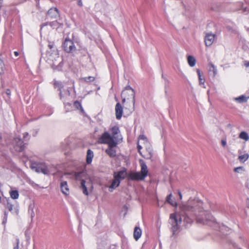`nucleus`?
<instances>
[{"instance_id": "obj_54", "label": "nucleus", "mask_w": 249, "mask_h": 249, "mask_svg": "<svg viewBox=\"0 0 249 249\" xmlns=\"http://www.w3.org/2000/svg\"><path fill=\"white\" fill-rule=\"evenodd\" d=\"M127 96L129 97V99L132 98V96L130 95V92L129 91L127 92Z\"/></svg>"}, {"instance_id": "obj_16", "label": "nucleus", "mask_w": 249, "mask_h": 249, "mask_svg": "<svg viewBox=\"0 0 249 249\" xmlns=\"http://www.w3.org/2000/svg\"><path fill=\"white\" fill-rule=\"evenodd\" d=\"M60 188L62 193L65 195H68L69 194V189L67 183V181H64L61 183Z\"/></svg>"}, {"instance_id": "obj_41", "label": "nucleus", "mask_w": 249, "mask_h": 249, "mask_svg": "<svg viewBox=\"0 0 249 249\" xmlns=\"http://www.w3.org/2000/svg\"><path fill=\"white\" fill-rule=\"evenodd\" d=\"M93 157H87V162L89 164L91 162Z\"/></svg>"}, {"instance_id": "obj_6", "label": "nucleus", "mask_w": 249, "mask_h": 249, "mask_svg": "<svg viewBox=\"0 0 249 249\" xmlns=\"http://www.w3.org/2000/svg\"><path fill=\"white\" fill-rule=\"evenodd\" d=\"M74 36L72 35V39H70L68 37L65 39L62 44V47L64 51L67 53H72L76 51V48L74 45L73 38Z\"/></svg>"}, {"instance_id": "obj_26", "label": "nucleus", "mask_w": 249, "mask_h": 249, "mask_svg": "<svg viewBox=\"0 0 249 249\" xmlns=\"http://www.w3.org/2000/svg\"><path fill=\"white\" fill-rule=\"evenodd\" d=\"M239 137L246 141H247L249 140V136L248 133L245 131L241 132L239 134Z\"/></svg>"}, {"instance_id": "obj_24", "label": "nucleus", "mask_w": 249, "mask_h": 249, "mask_svg": "<svg viewBox=\"0 0 249 249\" xmlns=\"http://www.w3.org/2000/svg\"><path fill=\"white\" fill-rule=\"evenodd\" d=\"M187 61L188 64L190 67H193L195 66L196 63V60L194 56L192 55H189L187 57Z\"/></svg>"}, {"instance_id": "obj_1", "label": "nucleus", "mask_w": 249, "mask_h": 249, "mask_svg": "<svg viewBox=\"0 0 249 249\" xmlns=\"http://www.w3.org/2000/svg\"><path fill=\"white\" fill-rule=\"evenodd\" d=\"M180 208L186 214L195 217L198 223L211 225L215 223V219L210 212L204 210L203 202L198 198H190L181 204Z\"/></svg>"}, {"instance_id": "obj_2", "label": "nucleus", "mask_w": 249, "mask_h": 249, "mask_svg": "<svg viewBox=\"0 0 249 249\" xmlns=\"http://www.w3.org/2000/svg\"><path fill=\"white\" fill-rule=\"evenodd\" d=\"M139 162L141 167L140 172L130 171L127 173L125 168L118 172H114L113 173L114 179L109 187V191L112 192L113 189L118 187L121 180L125 179L126 177L128 180L139 181L144 180L148 176V169L143 160H140Z\"/></svg>"}, {"instance_id": "obj_53", "label": "nucleus", "mask_w": 249, "mask_h": 249, "mask_svg": "<svg viewBox=\"0 0 249 249\" xmlns=\"http://www.w3.org/2000/svg\"><path fill=\"white\" fill-rule=\"evenodd\" d=\"M14 54H15V55L16 56H18V55H19V53H18V52H17V51H15V52H14Z\"/></svg>"}, {"instance_id": "obj_46", "label": "nucleus", "mask_w": 249, "mask_h": 249, "mask_svg": "<svg viewBox=\"0 0 249 249\" xmlns=\"http://www.w3.org/2000/svg\"><path fill=\"white\" fill-rule=\"evenodd\" d=\"M221 144L223 146L225 147L227 144L226 141L225 140H221Z\"/></svg>"}, {"instance_id": "obj_58", "label": "nucleus", "mask_w": 249, "mask_h": 249, "mask_svg": "<svg viewBox=\"0 0 249 249\" xmlns=\"http://www.w3.org/2000/svg\"><path fill=\"white\" fill-rule=\"evenodd\" d=\"M1 202V197L0 196V202Z\"/></svg>"}, {"instance_id": "obj_57", "label": "nucleus", "mask_w": 249, "mask_h": 249, "mask_svg": "<svg viewBox=\"0 0 249 249\" xmlns=\"http://www.w3.org/2000/svg\"><path fill=\"white\" fill-rule=\"evenodd\" d=\"M227 28H228V29H229V30H230V28H229V27H228Z\"/></svg>"}, {"instance_id": "obj_59", "label": "nucleus", "mask_w": 249, "mask_h": 249, "mask_svg": "<svg viewBox=\"0 0 249 249\" xmlns=\"http://www.w3.org/2000/svg\"><path fill=\"white\" fill-rule=\"evenodd\" d=\"M68 105H70H70H71V104L68 103Z\"/></svg>"}, {"instance_id": "obj_35", "label": "nucleus", "mask_w": 249, "mask_h": 249, "mask_svg": "<svg viewBox=\"0 0 249 249\" xmlns=\"http://www.w3.org/2000/svg\"><path fill=\"white\" fill-rule=\"evenodd\" d=\"M234 172L235 173H240L244 171V169L243 167L240 166L238 167H235L233 169Z\"/></svg>"}, {"instance_id": "obj_11", "label": "nucleus", "mask_w": 249, "mask_h": 249, "mask_svg": "<svg viewBox=\"0 0 249 249\" xmlns=\"http://www.w3.org/2000/svg\"><path fill=\"white\" fill-rule=\"evenodd\" d=\"M53 85L54 89H57V90L59 91V96L60 100H63V91L64 89V85L61 81H57L56 80H54L53 82Z\"/></svg>"}, {"instance_id": "obj_42", "label": "nucleus", "mask_w": 249, "mask_h": 249, "mask_svg": "<svg viewBox=\"0 0 249 249\" xmlns=\"http://www.w3.org/2000/svg\"><path fill=\"white\" fill-rule=\"evenodd\" d=\"M86 156H93V152L90 149H88Z\"/></svg>"}, {"instance_id": "obj_13", "label": "nucleus", "mask_w": 249, "mask_h": 249, "mask_svg": "<svg viewBox=\"0 0 249 249\" xmlns=\"http://www.w3.org/2000/svg\"><path fill=\"white\" fill-rule=\"evenodd\" d=\"M123 113V108L121 104L118 102L115 106L116 118L117 120H120L122 116Z\"/></svg>"}, {"instance_id": "obj_43", "label": "nucleus", "mask_w": 249, "mask_h": 249, "mask_svg": "<svg viewBox=\"0 0 249 249\" xmlns=\"http://www.w3.org/2000/svg\"><path fill=\"white\" fill-rule=\"evenodd\" d=\"M49 22H50L48 21V22H46L45 23H43L42 24H41L40 25V29L41 30L43 28V27L44 26L49 25Z\"/></svg>"}, {"instance_id": "obj_40", "label": "nucleus", "mask_w": 249, "mask_h": 249, "mask_svg": "<svg viewBox=\"0 0 249 249\" xmlns=\"http://www.w3.org/2000/svg\"><path fill=\"white\" fill-rule=\"evenodd\" d=\"M5 93L8 96V98H10V95H11V90L10 89H6Z\"/></svg>"}, {"instance_id": "obj_18", "label": "nucleus", "mask_w": 249, "mask_h": 249, "mask_svg": "<svg viewBox=\"0 0 249 249\" xmlns=\"http://www.w3.org/2000/svg\"><path fill=\"white\" fill-rule=\"evenodd\" d=\"M142 230L138 227H135L133 232V236L134 239L137 241L141 236Z\"/></svg>"}, {"instance_id": "obj_22", "label": "nucleus", "mask_w": 249, "mask_h": 249, "mask_svg": "<svg viewBox=\"0 0 249 249\" xmlns=\"http://www.w3.org/2000/svg\"><path fill=\"white\" fill-rule=\"evenodd\" d=\"M166 201L170 204L171 205L173 206L176 207L177 206V203L176 201L174 200V199H172V194H170L168 195L166 197Z\"/></svg>"}, {"instance_id": "obj_30", "label": "nucleus", "mask_w": 249, "mask_h": 249, "mask_svg": "<svg viewBox=\"0 0 249 249\" xmlns=\"http://www.w3.org/2000/svg\"><path fill=\"white\" fill-rule=\"evenodd\" d=\"M196 72H197L198 76L199 84L200 85L204 84L205 83V80L204 78H202L200 70L199 69H197Z\"/></svg>"}, {"instance_id": "obj_52", "label": "nucleus", "mask_w": 249, "mask_h": 249, "mask_svg": "<svg viewBox=\"0 0 249 249\" xmlns=\"http://www.w3.org/2000/svg\"><path fill=\"white\" fill-rule=\"evenodd\" d=\"M18 248H19V246H18V242L17 243V245H16V247H15L14 248V249H18Z\"/></svg>"}, {"instance_id": "obj_4", "label": "nucleus", "mask_w": 249, "mask_h": 249, "mask_svg": "<svg viewBox=\"0 0 249 249\" xmlns=\"http://www.w3.org/2000/svg\"><path fill=\"white\" fill-rule=\"evenodd\" d=\"M23 139L24 141L22 140L20 136L16 135L12 137L10 141H7L6 143L12 152H22L26 147L27 145L26 142H28L30 139L28 132H26L23 134Z\"/></svg>"}, {"instance_id": "obj_10", "label": "nucleus", "mask_w": 249, "mask_h": 249, "mask_svg": "<svg viewBox=\"0 0 249 249\" xmlns=\"http://www.w3.org/2000/svg\"><path fill=\"white\" fill-rule=\"evenodd\" d=\"M128 91L130 92V95L132 96V98L133 107L132 108V112L134 110V105L135 103V91L134 89L132 88H131L129 85H127L124 88V89L122 91V95L127 94Z\"/></svg>"}, {"instance_id": "obj_36", "label": "nucleus", "mask_w": 249, "mask_h": 249, "mask_svg": "<svg viewBox=\"0 0 249 249\" xmlns=\"http://www.w3.org/2000/svg\"><path fill=\"white\" fill-rule=\"evenodd\" d=\"M84 80L85 82H90L93 81L95 80V78L93 76H88L84 77Z\"/></svg>"}, {"instance_id": "obj_20", "label": "nucleus", "mask_w": 249, "mask_h": 249, "mask_svg": "<svg viewBox=\"0 0 249 249\" xmlns=\"http://www.w3.org/2000/svg\"><path fill=\"white\" fill-rule=\"evenodd\" d=\"M211 9L215 11H220L222 10V4L219 2H214L211 5Z\"/></svg>"}, {"instance_id": "obj_8", "label": "nucleus", "mask_w": 249, "mask_h": 249, "mask_svg": "<svg viewBox=\"0 0 249 249\" xmlns=\"http://www.w3.org/2000/svg\"><path fill=\"white\" fill-rule=\"evenodd\" d=\"M71 140L72 139L69 137L65 139L64 142H63L61 143V148L64 151H65L64 154L66 156L71 154L70 153L72 143Z\"/></svg>"}, {"instance_id": "obj_56", "label": "nucleus", "mask_w": 249, "mask_h": 249, "mask_svg": "<svg viewBox=\"0 0 249 249\" xmlns=\"http://www.w3.org/2000/svg\"><path fill=\"white\" fill-rule=\"evenodd\" d=\"M242 156H249L248 154H245L244 155H243Z\"/></svg>"}, {"instance_id": "obj_51", "label": "nucleus", "mask_w": 249, "mask_h": 249, "mask_svg": "<svg viewBox=\"0 0 249 249\" xmlns=\"http://www.w3.org/2000/svg\"><path fill=\"white\" fill-rule=\"evenodd\" d=\"M245 66L246 67H249V61H245Z\"/></svg>"}, {"instance_id": "obj_39", "label": "nucleus", "mask_w": 249, "mask_h": 249, "mask_svg": "<svg viewBox=\"0 0 249 249\" xmlns=\"http://www.w3.org/2000/svg\"><path fill=\"white\" fill-rule=\"evenodd\" d=\"M121 97L122 98L123 103L125 102L126 99L127 100L129 99V97L127 96V94L122 95V93H121Z\"/></svg>"}, {"instance_id": "obj_9", "label": "nucleus", "mask_w": 249, "mask_h": 249, "mask_svg": "<svg viewBox=\"0 0 249 249\" xmlns=\"http://www.w3.org/2000/svg\"><path fill=\"white\" fill-rule=\"evenodd\" d=\"M60 16L59 10L56 7H52L47 12L46 19H56Z\"/></svg>"}, {"instance_id": "obj_37", "label": "nucleus", "mask_w": 249, "mask_h": 249, "mask_svg": "<svg viewBox=\"0 0 249 249\" xmlns=\"http://www.w3.org/2000/svg\"><path fill=\"white\" fill-rule=\"evenodd\" d=\"M13 205L9 201V200H7V204L6 208L8 209L10 212H12L13 210Z\"/></svg>"}, {"instance_id": "obj_14", "label": "nucleus", "mask_w": 249, "mask_h": 249, "mask_svg": "<svg viewBox=\"0 0 249 249\" xmlns=\"http://www.w3.org/2000/svg\"><path fill=\"white\" fill-rule=\"evenodd\" d=\"M236 5L237 6V7L233 8V11L242 10L243 13L249 12V9L247 7H244V4L242 2H238L236 4Z\"/></svg>"}, {"instance_id": "obj_3", "label": "nucleus", "mask_w": 249, "mask_h": 249, "mask_svg": "<svg viewBox=\"0 0 249 249\" xmlns=\"http://www.w3.org/2000/svg\"><path fill=\"white\" fill-rule=\"evenodd\" d=\"M110 130L111 134L107 131L104 132L98 138V142L100 143L108 145V148L106 150V152L108 156H117L116 151L118 148V145L122 138H119V133L120 131L118 126H113Z\"/></svg>"}, {"instance_id": "obj_31", "label": "nucleus", "mask_w": 249, "mask_h": 249, "mask_svg": "<svg viewBox=\"0 0 249 249\" xmlns=\"http://www.w3.org/2000/svg\"><path fill=\"white\" fill-rule=\"evenodd\" d=\"M209 71H213V76L216 74V69L212 63H210L208 65Z\"/></svg>"}, {"instance_id": "obj_45", "label": "nucleus", "mask_w": 249, "mask_h": 249, "mask_svg": "<svg viewBox=\"0 0 249 249\" xmlns=\"http://www.w3.org/2000/svg\"><path fill=\"white\" fill-rule=\"evenodd\" d=\"M48 46L50 49H52L54 46V42H50Z\"/></svg>"}, {"instance_id": "obj_19", "label": "nucleus", "mask_w": 249, "mask_h": 249, "mask_svg": "<svg viewBox=\"0 0 249 249\" xmlns=\"http://www.w3.org/2000/svg\"><path fill=\"white\" fill-rule=\"evenodd\" d=\"M71 88L68 87L66 89H63L62 96H63V100H62L64 102V104H65L66 99L70 96L71 90Z\"/></svg>"}, {"instance_id": "obj_15", "label": "nucleus", "mask_w": 249, "mask_h": 249, "mask_svg": "<svg viewBox=\"0 0 249 249\" xmlns=\"http://www.w3.org/2000/svg\"><path fill=\"white\" fill-rule=\"evenodd\" d=\"M49 24V26H50L53 29H56V30H57L58 28L62 27L63 26V23L57 19L53 21H50Z\"/></svg>"}, {"instance_id": "obj_21", "label": "nucleus", "mask_w": 249, "mask_h": 249, "mask_svg": "<svg viewBox=\"0 0 249 249\" xmlns=\"http://www.w3.org/2000/svg\"><path fill=\"white\" fill-rule=\"evenodd\" d=\"M64 66V62L62 60L61 62L59 63V64L57 65H55L53 64L52 66V68L53 69V70L58 71H63V67Z\"/></svg>"}, {"instance_id": "obj_55", "label": "nucleus", "mask_w": 249, "mask_h": 249, "mask_svg": "<svg viewBox=\"0 0 249 249\" xmlns=\"http://www.w3.org/2000/svg\"><path fill=\"white\" fill-rule=\"evenodd\" d=\"M4 215H5V217L6 218H7V213L6 212L4 213Z\"/></svg>"}, {"instance_id": "obj_50", "label": "nucleus", "mask_w": 249, "mask_h": 249, "mask_svg": "<svg viewBox=\"0 0 249 249\" xmlns=\"http://www.w3.org/2000/svg\"><path fill=\"white\" fill-rule=\"evenodd\" d=\"M178 195H179L180 199H182V196L181 193L180 192V191H178Z\"/></svg>"}, {"instance_id": "obj_5", "label": "nucleus", "mask_w": 249, "mask_h": 249, "mask_svg": "<svg viewBox=\"0 0 249 249\" xmlns=\"http://www.w3.org/2000/svg\"><path fill=\"white\" fill-rule=\"evenodd\" d=\"M30 167L32 170L38 173H42L44 175H48L49 173L47 166L43 162L30 161Z\"/></svg>"}, {"instance_id": "obj_49", "label": "nucleus", "mask_w": 249, "mask_h": 249, "mask_svg": "<svg viewBox=\"0 0 249 249\" xmlns=\"http://www.w3.org/2000/svg\"><path fill=\"white\" fill-rule=\"evenodd\" d=\"M139 138L142 140H147L146 137L143 135H140Z\"/></svg>"}, {"instance_id": "obj_12", "label": "nucleus", "mask_w": 249, "mask_h": 249, "mask_svg": "<svg viewBox=\"0 0 249 249\" xmlns=\"http://www.w3.org/2000/svg\"><path fill=\"white\" fill-rule=\"evenodd\" d=\"M215 35L212 33H208L205 36V45L207 47L211 46L213 42Z\"/></svg>"}, {"instance_id": "obj_44", "label": "nucleus", "mask_w": 249, "mask_h": 249, "mask_svg": "<svg viewBox=\"0 0 249 249\" xmlns=\"http://www.w3.org/2000/svg\"><path fill=\"white\" fill-rule=\"evenodd\" d=\"M137 148H138V152H139V154L141 156H143L142 155V153L141 151V149L142 148V147L139 143H138Z\"/></svg>"}, {"instance_id": "obj_32", "label": "nucleus", "mask_w": 249, "mask_h": 249, "mask_svg": "<svg viewBox=\"0 0 249 249\" xmlns=\"http://www.w3.org/2000/svg\"><path fill=\"white\" fill-rule=\"evenodd\" d=\"M2 54H0V74L3 73V68L4 67V64L3 60L1 58Z\"/></svg>"}, {"instance_id": "obj_34", "label": "nucleus", "mask_w": 249, "mask_h": 249, "mask_svg": "<svg viewBox=\"0 0 249 249\" xmlns=\"http://www.w3.org/2000/svg\"><path fill=\"white\" fill-rule=\"evenodd\" d=\"M79 53L83 56H85L88 53V51L86 48H82L78 50Z\"/></svg>"}, {"instance_id": "obj_38", "label": "nucleus", "mask_w": 249, "mask_h": 249, "mask_svg": "<svg viewBox=\"0 0 249 249\" xmlns=\"http://www.w3.org/2000/svg\"><path fill=\"white\" fill-rule=\"evenodd\" d=\"M249 157H238V160L241 162H244L245 161H246Z\"/></svg>"}, {"instance_id": "obj_29", "label": "nucleus", "mask_w": 249, "mask_h": 249, "mask_svg": "<svg viewBox=\"0 0 249 249\" xmlns=\"http://www.w3.org/2000/svg\"><path fill=\"white\" fill-rule=\"evenodd\" d=\"M165 95L169 103L172 100L171 90H164Z\"/></svg>"}, {"instance_id": "obj_28", "label": "nucleus", "mask_w": 249, "mask_h": 249, "mask_svg": "<svg viewBox=\"0 0 249 249\" xmlns=\"http://www.w3.org/2000/svg\"><path fill=\"white\" fill-rule=\"evenodd\" d=\"M74 107L77 109H80L82 112H84V110L82 107L81 103L78 101H75L73 103Z\"/></svg>"}, {"instance_id": "obj_25", "label": "nucleus", "mask_w": 249, "mask_h": 249, "mask_svg": "<svg viewBox=\"0 0 249 249\" xmlns=\"http://www.w3.org/2000/svg\"><path fill=\"white\" fill-rule=\"evenodd\" d=\"M86 181L82 179L81 182V188H82L83 190V193L84 195L88 196L89 193L87 190V188L85 185Z\"/></svg>"}, {"instance_id": "obj_27", "label": "nucleus", "mask_w": 249, "mask_h": 249, "mask_svg": "<svg viewBox=\"0 0 249 249\" xmlns=\"http://www.w3.org/2000/svg\"><path fill=\"white\" fill-rule=\"evenodd\" d=\"M10 197L14 199H16L18 198L19 194L17 190H12L10 192Z\"/></svg>"}, {"instance_id": "obj_48", "label": "nucleus", "mask_w": 249, "mask_h": 249, "mask_svg": "<svg viewBox=\"0 0 249 249\" xmlns=\"http://www.w3.org/2000/svg\"><path fill=\"white\" fill-rule=\"evenodd\" d=\"M38 133V131L36 130H34V132L33 133V136L34 137L36 136L37 134Z\"/></svg>"}, {"instance_id": "obj_17", "label": "nucleus", "mask_w": 249, "mask_h": 249, "mask_svg": "<svg viewBox=\"0 0 249 249\" xmlns=\"http://www.w3.org/2000/svg\"><path fill=\"white\" fill-rule=\"evenodd\" d=\"M161 77L164 80V89L171 90L170 81L164 75L163 73L161 74Z\"/></svg>"}, {"instance_id": "obj_33", "label": "nucleus", "mask_w": 249, "mask_h": 249, "mask_svg": "<svg viewBox=\"0 0 249 249\" xmlns=\"http://www.w3.org/2000/svg\"><path fill=\"white\" fill-rule=\"evenodd\" d=\"M145 148L146 151L148 153L149 155L150 156H153V155L154 154L153 150L151 146L149 143H148L147 145L146 146Z\"/></svg>"}, {"instance_id": "obj_7", "label": "nucleus", "mask_w": 249, "mask_h": 249, "mask_svg": "<svg viewBox=\"0 0 249 249\" xmlns=\"http://www.w3.org/2000/svg\"><path fill=\"white\" fill-rule=\"evenodd\" d=\"M170 220L172 224L171 230L173 232V234L177 231L178 229V224L181 222V218L178 219L176 214L171 213L170 215Z\"/></svg>"}, {"instance_id": "obj_47", "label": "nucleus", "mask_w": 249, "mask_h": 249, "mask_svg": "<svg viewBox=\"0 0 249 249\" xmlns=\"http://www.w3.org/2000/svg\"><path fill=\"white\" fill-rule=\"evenodd\" d=\"M77 0L78 5L79 6L82 7L83 6L82 0Z\"/></svg>"}, {"instance_id": "obj_23", "label": "nucleus", "mask_w": 249, "mask_h": 249, "mask_svg": "<svg viewBox=\"0 0 249 249\" xmlns=\"http://www.w3.org/2000/svg\"><path fill=\"white\" fill-rule=\"evenodd\" d=\"M249 97H246L244 95H242L238 97L235 98V100L239 103H246L248 101Z\"/></svg>"}]
</instances>
